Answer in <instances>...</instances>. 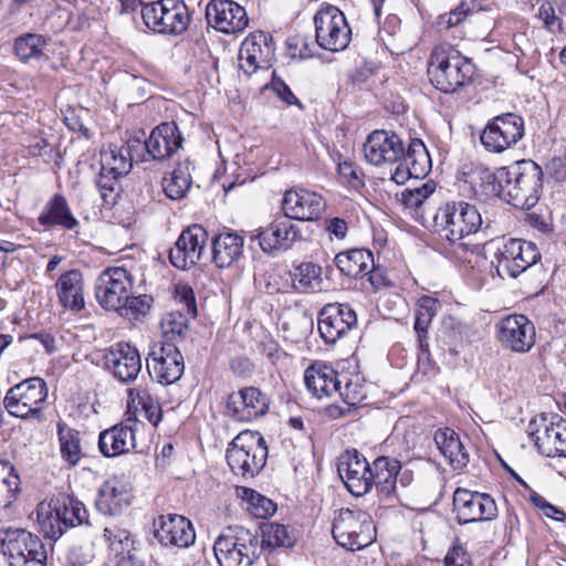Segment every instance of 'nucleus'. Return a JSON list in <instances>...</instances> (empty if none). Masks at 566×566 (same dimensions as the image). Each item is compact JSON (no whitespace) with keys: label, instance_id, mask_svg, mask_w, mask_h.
Here are the masks:
<instances>
[{"label":"nucleus","instance_id":"1","mask_svg":"<svg viewBox=\"0 0 566 566\" xmlns=\"http://www.w3.org/2000/svg\"><path fill=\"white\" fill-rule=\"evenodd\" d=\"M484 180L494 196L522 210L535 207L543 192L542 168L532 160L489 171Z\"/></svg>","mask_w":566,"mask_h":566},{"label":"nucleus","instance_id":"2","mask_svg":"<svg viewBox=\"0 0 566 566\" xmlns=\"http://www.w3.org/2000/svg\"><path fill=\"white\" fill-rule=\"evenodd\" d=\"M475 74L471 60L452 48H436L429 60L428 76L431 84L443 93H454L472 83Z\"/></svg>","mask_w":566,"mask_h":566},{"label":"nucleus","instance_id":"3","mask_svg":"<svg viewBox=\"0 0 566 566\" xmlns=\"http://www.w3.org/2000/svg\"><path fill=\"white\" fill-rule=\"evenodd\" d=\"M482 217L474 205L467 201H448L440 206L433 216V227L438 235L451 245L463 248L462 239L476 233L482 227Z\"/></svg>","mask_w":566,"mask_h":566},{"label":"nucleus","instance_id":"4","mask_svg":"<svg viewBox=\"0 0 566 566\" xmlns=\"http://www.w3.org/2000/svg\"><path fill=\"white\" fill-rule=\"evenodd\" d=\"M219 566H251L262 555L258 533L242 526L229 527L213 544Z\"/></svg>","mask_w":566,"mask_h":566},{"label":"nucleus","instance_id":"5","mask_svg":"<svg viewBox=\"0 0 566 566\" xmlns=\"http://www.w3.org/2000/svg\"><path fill=\"white\" fill-rule=\"evenodd\" d=\"M268 444L258 431L240 432L227 449V462L235 475L253 478L264 468L268 459Z\"/></svg>","mask_w":566,"mask_h":566},{"label":"nucleus","instance_id":"6","mask_svg":"<svg viewBox=\"0 0 566 566\" xmlns=\"http://www.w3.org/2000/svg\"><path fill=\"white\" fill-rule=\"evenodd\" d=\"M332 534L342 547L355 552L371 545L377 537L371 515L360 509L345 507L334 518Z\"/></svg>","mask_w":566,"mask_h":566},{"label":"nucleus","instance_id":"7","mask_svg":"<svg viewBox=\"0 0 566 566\" xmlns=\"http://www.w3.org/2000/svg\"><path fill=\"white\" fill-rule=\"evenodd\" d=\"M0 545L10 566H45L42 541L24 528L1 527Z\"/></svg>","mask_w":566,"mask_h":566},{"label":"nucleus","instance_id":"8","mask_svg":"<svg viewBox=\"0 0 566 566\" xmlns=\"http://www.w3.org/2000/svg\"><path fill=\"white\" fill-rule=\"evenodd\" d=\"M142 18L148 29L170 35L182 34L190 23V13L184 0H159L144 4Z\"/></svg>","mask_w":566,"mask_h":566},{"label":"nucleus","instance_id":"9","mask_svg":"<svg viewBox=\"0 0 566 566\" xmlns=\"http://www.w3.org/2000/svg\"><path fill=\"white\" fill-rule=\"evenodd\" d=\"M46 398V382L42 378L32 377L11 387L6 394L3 405L12 417L40 419Z\"/></svg>","mask_w":566,"mask_h":566},{"label":"nucleus","instance_id":"10","mask_svg":"<svg viewBox=\"0 0 566 566\" xmlns=\"http://www.w3.org/2000/svg\"><path fill=\"white\" fill-rule=\"evenodd\" d=\"M314 24L316 43L322 49L340 52L349 45L352 30L337 7L323 3L314 15Z\"/></svg>","mask_w":566,"mask_h":566},{"label":"nucleus","instance_id":"11","mask_svg":"<svg viewBox=\"0 0 566 566\" xmlns=\"http://www.w3.org/2000/svg\"><path fill=\"white\" fill-rule=\"evenodd\" d=\"M524 137V119L514 113L495 116L488 122L480 135L483 147L493 154H502Z\"/></svg>","mask_w":566,"mask_h":566},{"label":"nucleus","instance_id":"12","mask_svg":"<svg viewBox=\"0 0 566 566\" xmlns=\"http://www.w3.org/2000/svg\"><path fill=\"white\" fill-rule=\"evenodd\" d=\"M133 290V280L124 268H108L96 280L95 296L106 311L119 312Z\"/></svg>","mask_w":566,"mask_h":566},{"label":"nucleus","instance_id":"13","mask_svg":"<svg viewBox=\"0 0 566 566\" xmlns=\"http://www.w3.org/2000/svg\"><path fill=\"white\" fill-rule=\"evenodd\" d=\"M337 472L344 485L354 496L367 494L374 486L371 465L356 449L346 450L338 459Z\"/></svg>","mask_w":566,"mask_h":566},{"label":"nucleus","instance_id":"14","mask_svg":"<svg viewBox=\"0 0 566 566\" xmlns=\"http://www.w3.org/2000/svg\"><path fill=\"white\" fill-rule=\"evenodd\" d=\"M357 326V314L347 303H328L317 315V329L325 344L333 345Z\"/></svg>","mask_w":566,"mask_h":566},{"label":"nucleus","instance_id":"15","mask_svg":"<svg viewBox=\"0 0 566 566\" xmlns=\"http://www.w3.org/2000/svg\"><path fill=\"white\" fill-rule=\"evenodd\" d=\"M527 436L538 452L545 457H566V423L549 421L544 415L534 417L527 424Z\"/></svg>","mask_w":566,"mask_h":566},{"label":"nucleus","instance_id":"16","mask_svg":"<svg viewBox=\"0 0 566 566\" xmlns=\"http://www.w3.org/2000/svg\"><path fill=\"white\" fill-rule=\"evenodd\" d=\"M150 376L159 384L167 386L180 379L185 371L184 356L175 344L157 343L147 358Z\"/></svg>","mask_w":566,"mask_h":566},{"label":"nucleus","instance_id":"17","mask_svg":"<svg viewBox=\"0 0 566 566\" xmlns=\"http://www.w3.org/2000/svg\"><path fill=\"white\" fill-rule=\"evenodd\" d=\"M103 364L104 368L122 384L135 381L142 371L139 350L126 342H118L106 348Z\"/></svg>","mask_w":566,"mask_h":566},{"label":"nucleus","instance_id":"18","mask_svg":"<svg viewBox=\"0 0 566 566\" xmlns=\"http://www.w3.org/2000/svg\"><path fill=\"white\" fill-rule=\"evenodd\" d=\"M453 506L459 524L491 521L497 514L496 503L489 494L461 488L454 491Z\"/></svg>","mask_w":566,"mask_h":566},{"label":"nucleus","instance_id":"19","mask_svg":"<svg viewBox=\"0 0 566 566\" xmlns=\"http://www.w3.org/2000/svg\"><path fill=\"white\" fill-rule=\"evenodd\" d=\"M274 53L275 48L271 34L263 31L252 32L241 43L239 66L247 75H252L258 70H268Z\"/></svg>","mask_w":566,"mask_h":566},{"label":"nucleus","instance_id":"20","mask_svg":"<svg viewBox=\"0 0 566 566\" xmlns=\"http://www.w3.org/2000/svg\"><path fill=\"white\" fill-rule=\"evenodd\" d=\"M208 232L202 226L192 224L186 228L169 250L170 263L180 270L196 265L206 250Z\"/></svg>","mask_w":566,"mask_h":566},{"label":"nucleus","instance_id":"21","mask_svg":"<svg viewBox=\"0 0 566 566\" xmlns=\"http://www.w3.org/2000/svg\"><path fill=\"white\" fill-rule=\"evenodd\" d=\"M497 338L503 347L524 354L534 346L536 329L525 315L512 314L503 317L497 324Z\"/></svg>","mask_w":566,"mask_h":566},{"label":"nucleus","instance_id":"22","mask_svg":"<svg viewBox=\"0 0 566 566\" xmlns=\"http://www.w3.org/2000/svg\"><path fill=\"white\" fill-rule=\"evenodd\" d=\"M270 406L269 397L259 388L243 387L228 396L226 413L234 421L250 422L264 416Z\"/></svg>","mask_w":566,"mask_h":566},{"label":"nucleus","instance_id":"23","mask_svg":"<svg viewBox=\"0 0 566 566\" xmlns=\"http://www.w3.org/2000/svg\"><path fill=\"white\" fill-rule=\"evenodd\" d=\"M210 27L226 34L242 32L249 24L245 9L232 0H211L206 7Z\"/></svg>","mask_w":566,"mask_h":566},{"label":"nucleus","instance_id":"24","mask_svg":"<svg viewBox=\"0 0 566 566\" xmlns=\"http://www.w3.org/2000/svg\"><path fill=\"white\" fill-rule=\"evenodd\" d=\"M282 209L291 220L315 221L326 209L324 198L306 189H291L285 191Z\"/></svg>","mask_w":566,"mask_h":566},{"label":"nucleus","instance_id":"25","mask_svg":"<svg viewBox=\"0 0 566 566\" xmlns=\"http://www.w3.org/2000/svg\"><path fill=\"white\" fill-rule=\"evenodd\" d=\"M302 232L285 214L276 217L256 234L260 248L265 253L287 251L301 240Z\"/></svg>","mask_w":566,"mask_h":566},{"label":"nucleus","instance_id":"26","mask_svg":"<svg viewBox=\"0 0 566 566\" xmlns=\"http://www.w3.org/2000/svg\"><path fill=\"white\" fill-rule=\"evenodd\" d=\"M364 156L374 166L398 163L403 156L402 139L394 132L375 130L364 144Z\"/></svg>","mask_w":566,"mask_h":566},{"label":"nucleus","instance_id":"27","mask_svg":"<svg viewBox=\"0 0 566 566\" xmlns=\"http://www.w3.org/2000/svg\"><path fill=\"white\" fill-rule=\"evenodd\" d=\"M184 137L175 122H165L156 126L149 137L142 142V147L146 149L149 157L154 160H165L174 156L182 146Z\"/></svg>","mask_w":566,"mask_h":566},{"label":"nucleus","instance_id":"28","mask_svg":"<svg viewBox=\"0 0 566 566\" xmlns=\"http://www.w3.org/2000/svg\"><path fill=\"white\" fill-rule=\"evenodd\" d=\"M155 526V537L164 546L187 548L196 541L191 522L182 515H160Z\"/></svg>","mask_w":566,"mask_h":566},{"label":"nucleus","instance_id":"29","mask_svg":"<svg viewBox=\"0 0 566 566\" xmlns=\"http://www.w3.org/2000/svg\"><path fill=\"white\" fill-rule=\"evenodd\" d=\"M132 494L117 476H111L98 489L95 506L105 515H116L130 504Z\"/></svg>","mask_w":566,"mask_h":566},{"label":"nucleus","instance_id":"30","mask_svg":"<svg viewBox=\"0 0 566 566\" xmlns=\"http://www.w3.org/2000/svg\"><path fill=\"white\" fill-rule=\"evenodd\" d=\"M433 440L441 455L448 461L453 471H463L469 462L470 454L459 433L449 427L439 428L433 433Z\"/></svg>","mask_w":566,"mask_h":566},{"label":"nucleus","instance_id":"31","mask_svg":"<svg viewBox=\"0 0 566 566\" xmlns=\"http://www.w3.org/2000/svg\"><path fill=\"white\" fill-rule=\"evenodd\" d=\"M38 223L44 229L61 228L69 231L80 226L66 198L60 193L53 195L43 206L38 217Z\"/></svg>","mask_w":566,"mask_h":566},{"label":"nucleus","instance_id":"32","mask_svg":"<svg viewBox=\"0 0 566 566\" xmlns=\"http://www.w3.org/2000/svg\"><path fill=\"white\" fill-rule=\"evenodd\" d=\"M135 446V429L129 423L115 424L98 436V449L106 458L128 453Z\"/></svg>","mask_w":566,"mask_h":566},{"label":"nucleus","instance_id":"33","mask_svg":"<svg viewBox=\"0 0 566 566\" xmlns=\"http://www.w3.org/2000/svg\"><path fill=\"white\" fill-rule=\"evenodd\" d=\"M142 147V140L129 139L126 145L109 144L101 151V168L104 171L126 176L132 167L134 151Z\"/></svg>","mask_w":566,"mask_h":566},{"label":"nucleus","instance_id":"34","mask_svg":"<svg viewBox=\"0 0 566 566\" xmlns=\"http://www.w3.org/2000/svg\"><path fill=\"white\" fill-rule=\"evenodd\" d=\"M340 373L324 364H312L304 371L307 390L318 399L331 397L339 390Z\"/></svg>","mask_w":566,"mask_h":566},{"label":"nucleus","instance_id":"35","mask_svg":"<svg viewBox=\"0 0 566 566\" xmlns=\"http://www.w3.org/2000/svg\"><path fill=\"white\" fill-rule=\"evenodd\" d=\"M342 400L348 406L346 410L337 406H331L328 413L333 418H339L350 411V407L361 405L367 398L366 385L364 379L358 375L340 373L339 390L336 391Z\"/></svg>","mask_w":566,"mask_h":566},{"label":"nucleus","instance_id":"36","mask_svg":"<svg viewBox=\"0 0 566 566\" xmlns=\"http://www.w3.org/2000/svg\"><path fill=\"white\" fill-rule=\"evenodd\" d=\"M244 239L237 232L224 231L212 239V260L220 268L233 265L243 253Z\"/></svg>","mask_w":566,"mask_h":566},{"label":"nucleus","instance_id":"37","mask_svg":"<svg viewBox=\"0 0 566 566\" xmlns=\"http://www.w3.org/2000/svg\"><path fill=\"white\" fill-rule=\"evenodd\" d=\"M60 303L66 310L80 312L85 306L83 275L78 270L63 273L55 284Z\"/></svg>","mask_w":566,"mask_h":566},{"label":"nucleus","instance_id":"38","mask_svg":"<svg viewBox=\"0 0 566 566\" xmlns=\"http://www.w3.org/2000/svg\"><path fill=\"white\" fill-rule=\"evenodd\" d=\"M339 271L350 277H363L374 269V255L367 249H352L335 256Z\"/></svg>","mask_w":566,"mask_h":566},{"label":"nucleus","instance_id":"39","mask_svg":"<svg viewBox=\"0 0 566 566\" xmlns=\"http://www.w3.org/2000/svg\"><path fill=\"white\" fill-rule=\"evenodd\" d=\"M373 475L375 476L374 485L385 496L396 494V475L397 469H401V462L391 457H378L374 460Z\"/></svg>","mask_w":566,"mask_h":566},{"label":"nucleus","instance_id":"40","mask_svg":"<svg viewBox=\"0 0 566 566\" xmlns=\"http://www.w3.org/2000/svg\"><path fill=\"white\" fill-rule=\"evenodd\" d=\"M38 523L44 537L56 541L69 530L62 516L61 510L54 503V497L49 503H40L38 506Z\"/></svg>","mask_w":566,"mask_h":566},{"label":"nucleus","instance_id":"41","mask_svg":"<svg viewBox=\"0 0 566 566\" xmlns=\"http://www.w3.org/2000/svg\"><path fill=\"white\" fill-rule=\"evenodd\" d=\"M127 406L129 409H135L136 411L143 413V416L155 427L158 426L163 419L160 403L150 395L146 388H129Z\"/></svg>","mask_w":566,"mask_h":566},{"label":"nucleus","instance_id":"42","mask_svg":"<svg viewBox=\"0 0 566 566\" xmlns=\"http://www.w3.org/2000/svg\"><path fill=\"white\" fill-rule=\"evenodd\" d=\"M494 248V254L491 260L492 268L501 279L517 277V268L514 261L515 243L509 240H497L489 242Z\"/></svg>","mask_w":566,"mask_h":566},{"label":"nucleus","instance_id":"43","mask_svg":"<svg viewBox=\"0 0 566 566\" xmlns=\"http://www.w3.org/2000/svg\"><path fill=\"white\" fill-rule=\"evenodd\" d=\"M56 429L61 458L70 467H75L83 457L80 432L64 421H59Z\"/></svg>","mask_w":566,"mask_h":566},{"label":"nucleus","instance_id":"44","mask_svg":"<svg viewBox=\"0 0 566 566\" xmlns=\"http://www.w3.org/2000/svg\"><path fill=\"white\" fill-rule=\"evenodd\" d=\"M296 543V536L290 526L270 522L261 525L260 545L262 551L269 548L271 551L280 547L290 548Z\"/></svg>","mask_w":566,"mask_h":566},{"label":"nucleus","instance_id":"45","mask_svg":"<svg viewBox=\"0 0 566 566\" xmlns=\"http://www.w3.org/2000/svg\"><path fill=\"white\" fill-rule=\"evenodd\" d=\"M400 160L413 172L416 179L424 177L431 169L429 153L423 142L418 138L410 139L407 149L403 146V156Z\"/></svg>","mask_w":566,"mask_h":566},{"label":"nucleus","instance_id":"46","mask_svg":"<svg viewBox=\"0 0 566 566\" xmlns=\"http://www.w3.org/2000/svg\"><path fill=\"white\" fill-rule=\"evenodd\" d=\"M48 45V39L36 33H25L18 36L14 41V52L18 59L24 63L30 61L48 60L44 50Z\"/></svg>","mask_w":566,"mask_h":566},{"label":"nucleus","instance_id":"47","mask_svg":"<svg viewBox=\"0 0 566 566\" xmlns=\"http://www.w3.org/2000/svg\"><path fill=\"white\" fill-rule=\"evenodd\" d=\"M190 163H179L168 177L163 180V188L169 199L178 200L186 196L192 184Z\"/></svg>","mask_w":566,"mask_h":566},{"label":"nucleus","instance_id":"48","mask_svg":"<svg viewBox=\"0 0 566 566\" xmlns=\"http://www.w3.org/2000/svg\"><path fill=\"white\" fill-rule=\"evenodd\" d=\"M54 503L61 510L67 528L80 525H90V513L82 501L70 494H59Z\"/></svg>","mask_w":566,"mask_h":566},{"label":"nucleus","instance_id":"49","mask_svg":"<svg viewBox=\"0 0 566 566\" xmlns=\"http://www.w3.org/2000/svg\"><path fill=\"white\" fill-rule=\"evenodd\" d=\"M537 17L548 32L562 33L566 18V0H545L538 8Z\"/></svg>","mask_w":566,"mask_h":566},{"label":"nucleus","instance_id":"50","mask_svg":"<svg viewBox=\"0 0 566 566\" xmlns=\"http://www.w3.org/2000/svg\"><path fill=\"white\" fill-rule=\"evenodd\" d=\"M189 315L180 310L170 312L161 319L163 338L161 343L177 344L184 340L189 332Z\"/></svg>","mask_w":566,"mask_h":566},{"label":"nucleus","instance_id":"51","mask_svg":"<svg viewBox=\"0 0 566 566\" xmlns=\"http://www.w3.org/2000/svg\"><path fill=\"white\" fill-rule=\"evenodd\" d=\"M440 302L431 296L423 295L417 302L415 313V331L418 339H428V328L437 315Z\"/></svg>","mask_w":566,"mask_h":566},{"label":"nucleus","instance_id":"52","mask_svg":"<svg viewBox=\"0 0 566 566\" xmlns=\"http://www.w3.org/2000/svg\"><path fill=\"white\" fill-rule=\"evenodd\" d=\"M238 494L242 500L247 501V511L256 518H266L276 511V504L272 500L252 489L239 488Z\"/></svg>","mask_w":566,"mask_h":566},{"label":"nucleus","instance_id":"53","mask_svg":"<svg viewBox=\"0 0 566 566\" xmlns=\"http://www.w3.org/2000/svg\"><path fill=\"white\" fill-rule=\"evenodd\" d=\"M436 191V184L431 180L420 187L407 188L401 192V201L408 209H412L417 218H423L424 203Z\"/></svg>","mask_w":566,"mask_h":566},{"label":"nucleus","instance_id":"54","mask_svg":"<svg viewBox=\"0 0 566 566\" xmlns=\"http://www.w3.org/2000/svg\"><path fill=\"white\" fill-rule=\"evenodd\" d=\"M321 266L312 262H303L295 268L292 281L293 286L300 292H308L317 289L322 282Z\"/></svg>","mask_w":566,"mask_h":566},{"label":"nucleus","instance_id":"55","mask_svg":"<svg viewBox=\"0 0 566 566\" xmlns=\"http://www.w3.org/2000/svg\"><path fill=\"white\" fill-rule=\"evenodd\" d=\"M104 537L108 542L111 551L119 558L137 553L135 548V541L130 533L126 530L118 527H106L104 530Z\"/></svg>","mask_w":566,"mask_h":566},{"label":"nucleus","instance_id":"56","mask_svg":"<svg viewBox=\"0 0 566 566\" xmlns=\"http://www.w3.org/2000/svg\"><path fill=\"white\" fill-rule=\"evenodd\" d=\"M515 243L514 261L517 268V276L541 260V253L535 243L522 239H511Z\"/></svg>","mask_w":566,"mask_h":566},{"label":"nucleus","instance_id":"57","mask_svg":"<svg viewBox=\"0 0 566 566\" xmlns=\"http://www.w3.org/2000/svg\"><path fill=\"white\" fill-rule=\"evenodd\" d=\"M19 475L13 472L12 467H0V507H9L17 499L20 490Z\"/></svg>","mask_w":566,"mask_h":566},{"label":"nucleus","instance_id":"58","mask_svg":"<svg viewBox=\"0 0 566 566\" xmlns=\"http://www.w3.org/2000/svg\"><path fill=\"white\" fill-rule=\"evenodd\" d=\"M123 176L104 171L101 168L96 179V187L106 205L114 203L120 191L119 180Z\"/></svg>","mask_w":566,"mask_h":566},{"label":"nucleus","instance_id":"59","mask_svg":"<svg viewBox=\"0 0 566 566\" xmlns=\"http://www.w3.org/2000/svg\"><path fill=\"white\" fill-rule=\"evenodd\" d=\"M418 347L417 374L432 379L439 374L440 367L431 358L428 339H418Z\"/></svg>","mask_w":566,"mask_h":566},{"label":"nucleus","instance_id":"60","mask_svg":"<svg viewBox=\"0 0 566 566\" xmlns=\"http://www.w3.org/2000/svg\"><path fill=\"white\" fill-rule=\"evenodd\" d=\"M175 300L186 311V315L195 318L197 316V303L195 292L188 284H177L175 287Z\"/></svg>","mask_w":566,"mask_h":566},{"label":"nucleus","instance_id":"61","mask_svg":"<svg viewBox=\"0 0 566 566\" xmlns=\"http://www.w3.org/2000/svg\"><path fill=\"white\" fill-rule=\"evenodd\" d=\"M150 303L151 298L148 295L133 296L129 293L127 303L119 312L124 316L137 318L138 315H144L149 310Z\"/></svg>","mask_w":566,"mask_h":566},{"label":"nucleus","instance_id":"62","mask_svg":"<svg viewBox=\"0 0 566 566\" xmlns=\"http://www.w3.org/2000/svg\"><path fill=\"white\" fill-rule=\"evenodd\" d=\"M270 87L274 94L286 105H297L300 108H302L300 99L293 94L289 85L275 74V72L272 74Z\"/></svg>","mask_w":566,"mask_h":566},{"label":"nucleus","instance_id":"63","mask_svg":"<svg viewBox=\"0 0 566 566\" xmlns=\"http://www.w3.org/2000/svg\"><path fill=\"white\" fill-rule=\"evenodd\" d=\"M443 562L446 566H472L469 553L459 541L448 551Z\"/></svg>","mask_w":566,"mask_h":566},{"label":"nucleus","instance_id":"64","mask_svg":"<svg viewBox=\"0 0 566 566\" xmlns=\"http://www.w3.org/2000/svg\"><path fill=\"white\" fill-rule=\"evenodd\" d=\"M325 230L338 240L345 239L348 231V223L345 219L333 217L324 221Z\"/></svg>","mask_w":566,"mask_h":566}]
</instances>
